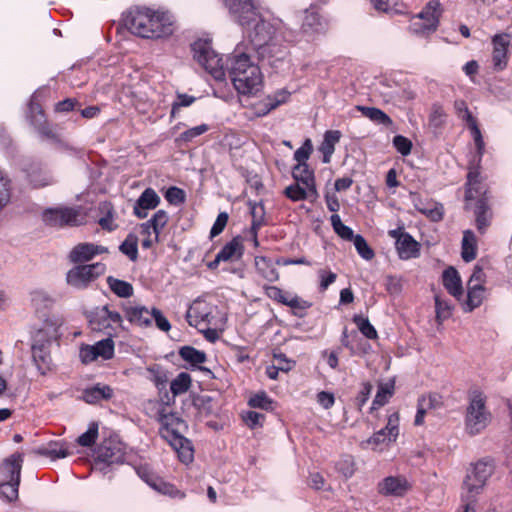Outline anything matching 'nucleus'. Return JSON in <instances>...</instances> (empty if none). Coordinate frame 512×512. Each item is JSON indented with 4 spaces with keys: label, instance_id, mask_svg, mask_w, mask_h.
Wrapping results in <instances>:
<instances>
[{
    "label": "nucleus",
    "instance_id": "obj_56",
    "mask_svg": "<svg viewBox=\"0 0 512 512\" xmlns=\"http://www.w3.org/2000/svg\"><path fill=\"white\" fill-rule=\"evenodd\" d=\"M243 420L248 427L254 429L263 425L265 415L256 411H248L243 415Z\"/></svg>",
    "mask_w": 512,
    "mask_h": 512
},
{
    "label": "nucleus",
    "instance_id": "obj_45",
    "mask_svg": "<svg viewBox=\"0 0 512 512\" xmlns=\"http://www.w3.org/2000/svg\"><path fill=\"white\" fill-rule=\"evenodd\" d=\"M114 335L112 332H107L106 338L98 340V357L109 360L114 356V341L112 340Z\"/></svg>",
    "mask_w": 512,
    "mask_h": 512
},
{
    "label": "nucleus",
    "instance_id": "obj_46",
    "mask_svg": "<svg viewBox=\"0 0 512 512\" xmlns=\"http://www.w3.org/2000/svg\"><path fill=\"white\" fill-rule=\"evenodd\" d=\"M248 405L269 411L273 409V400L265 392H259L249 398Z\"/></svg>",
    "mask_w": 512,
    "mask_h": 512
},
{
    "label": "nucleus",
    "instance_id": "obj_24",
    "mask_svg": "<svg viewBox=\"0 0 512 512\" xmlns=\"http://www.w3.org/2000/svg\"><path fill=\"white\" fill-rule=\"evenodd\" d=\"M169 216L164 210H158L150 220L140 225L141 234L154 235L155 240H158L161 230L166 226Z\"/></svg>",
    "mask_w": 512,
    "mask_h": 512
},
{
    "label": "nucleus",
    "instance_id": "obj_44",
    "mask_svg": "<svg viewBox=\"0 0 512 512\" xmlns=\"http://www.w3.org/2000/svg\"><path fill=\"white\" fill-rule=\"evenodd\" d=\"M191 386V376L186 372H181L170 384V390L173 395L185 393Z\"/></svg>",
    "mask_w": 512,
    "mask_h": 512
},
{
    "label": "nucleus",
    "instance_id": "obj_9",
    "mask_svg": "<svg viewBox=\"0 0 512 512\" xmlns=\"http://www.w3.org/2000/svg\"><path fill=\"white\" fill-rule=\"evenodd\" d=\"M490 422V413L486 410L482 394H475L469 403L466 414V429L476 435L483 431Z\"/></svg>",
    "mask_w": 512,
    "mask_h": 512
},
{
    "label": "nucleus",
    "instance_id": "obj_28",
    "mask_svg": "<svg viewBox=\"0 0 512 512\" xmlns=\"http://www.w3.org/2000/svg\"><path fill=\"white\" fill-rule=\"evenodd\" d=\"M243 255V245L240 238H233L216 255V262L239 260Z\"/></svg>",
    "mask_w": 512,
    "mask_h": 512
},
{
    "label": "nucleus",
    "instance_id": "obj_55",
    "mask_svg": "<svg viewBox=\"0 0 512 512\" xmlns=\"http://www.w3.org/2000/svg\"><path fill=\"white\" fill-rule=\"evenodd\" d=\"M10 200V180L0 170V211Z\"/></svg>",
    "mask_w": 512,
    "mask_h": 512
},
{
    "label": "nucleus",
    "instance_id": "obj_38",
    "mask_svg": "<svg viewBox=\"0 0 512 512\" xmlns=\"http://www.w3.org/2000/svg\"><path fill=\"white\" fill-rule=\"evenodd\" d=\"M439 404L436 396H422L418 400V408L415 416V425H421L424 422L425 414L429 409L436 408Z\"/></svg>",
    "mask_w": 512,
    "mask_h": 512
},
{
    "label": "nucleus",
    "instance_id": "obj_23",
    "mask_svg": "<svg viewBox=\"0 0 512 512\" xmlns=\"http://www.w3.org/2000/svg\"><path fill=\"white\" fill-rule=\"evenodd\" d=\"M49 344L50 343H46V341L38 342L36 338H34L32 344V358L42 374H45L50 368L51 357L48 349Z\"/></svg>",
    "mask_w": 512,
    "mask_h": 512
},
{
    "label": "nucleus",
    "instance_id": "obj_21",
    "mask_svg": "<svg viewBox=\"0 0 512 512\" xmlns=\"http://www.w3.org/2000/svg\"><path fill=\"white\" fill-rule=\"evenodd\" d=\"M493 65L497 70H503L507 65V48L510 40L506 34L496 35L493 38Z\"/></svg>",
    "mask_w": 512,
    "mask_h": 512
},
{
    "label": "nucleus",
    "instance_id": "obj_43",
    "mask_svg": "<svg viewBox=\"0 0 512 512\" xmlns=\"http://www.w3.org/2000/svg\"><path fill=\"white\" fill-rule=\"evenodd\" d=\"M179 355L183 360L191 363L192 365L201 364L206 361V354L191 346L182 347L179 350Z\"/></svg>",
    "mask_w": 512,
    "mask_h": 512
},
{
    "label": "nucleus",
    "instance_id": "obj_61",
    "mask_svg": "<svg viewBox=\"0 0 512 512\" xmlns=\"http://www.w3.org/2000/svg\"><path fill=\"white\" fill-rule=\"evenodd\" d=\"M290 97V92L286 89H280L274 92L271 95H268L265 97L270 103H272L274 109H276L278 106L286 103Z\"/></svg>",
    "mask_w": 512,
    "mask_h": 512
},
{
    "label": "nucleus",
    "instance_id": "obj_1",
    "mask_svg": "<svg viewBox=\"0 0 512 512\" xmlns=\"http://www.w3.org/2000/svg\"><path fill=\"white\" fill-rule=\"evenodd\" d=\"M235 20L243 27L253 48L262 60L275 66L285 58L286 51L273 42L274 26L266 21L254 0H223Z\"/></svg>",
    "mask_w": 512,
    "mask_h": 512
},
{
    "label": "nucleus",
    "instance_id": "obj_7",
    "mask_svg": "<svg viewBox=\"0 0 512 512\" xmlns=\"http://www.w3.org/2000/svg\"><path fill=\"white\" fill-rule=\"evenodd\" d=\"M175 419L173 415L159 413V421L161 428L159 433L162 438L167 440L174 450L177 451L180 460L183 463H189L193 460V449L188 439L176 433L170 428L172 421Z\"/></svg>",
    "mask_w": 512,
    "mask_h": 512
},
{
    "label": "nucleus",
    "instance_id": "obj_12",
    "mask_svg": "<svg viewBox=\"0 0 512 512\" xmlns=\"http://www.w3.org/2000/svg\"><path fill=\"white\" fill-rule=\"evenodd\" d=\"M124 458V446L117 436H110L98 445V470L101 463L112 465L121 463Z\"/></svg>",
    "mask_w": 512,
    "mask_h": 512
},
{
    "label": "nucleus",
    "instance_id": "obj_49",
    "mask_svg": "<svg viewBox=\"0 0 512 512\" xmlns=\"http://www.w3.org/2000/svg\"><path fill=\"white\" fill-rule=\"evenodd\" d=\"M31 301L36 309L51 307L55 302V300L43 290L33 291Z\"/></svg>",
    "mask_w": 512,
    "mask_h": 512
},
{
    "label": "nucleus",
    "instance_id": "obj_16",
    "mask_svg": "<svg viewBox=\"0 0 512 512\" xmlns=\"http://www.w3.org/2000/svg\"><path fill=\"white\" fill-rule=\"evenodd\" d=\"M28 117L31 124L35 127L40 135L47 139L57 140L56 133L46 122L44 112L41 106L34 102V97H32L29 103Z\"/></svg>",
    "mask_w": 512,
    "mask_h": 512
},
{
    "label": "nucleus",
    "instance_id": "obj_33",
    "mask_svg": "<svg viewBox=\"0 0 512 512\" xmlns=\"http://www.w3.org/2000/svg\"><path fill=\"white\" fill-rule=\"evenodd\" d=\"M358 111H360L365 117L370 119L376 124L391 126L393 124L392 119L381 109L375 107H367V106H357Z\"/></svg>",
    "mask_w": 512,
    "mask_h": 512
},
{
    "label": "nucleus",
    "instance_id": "obj_34",
    "mask_svg": "<svg viewBox=\"0 0 512 512\" xmlns=\"http://www.w3.org/2000/svg\"><path fill=\"white\" fill-rule=\"evenodd\" d=\"M103 316L101 325L106 328H110L112 333L117 334L119 330L123 329V320L122 316L116 311H110L107 306H104L102 309ZM100 325V323H98Z\"/></svg>",
    "mask_w": 512,
    "mask_h": 512
},
{
    "label": "nucleus",
    "instance_id": "obj_42",
    "mask_svg": "<svg viewBox=\"0 0 512 512\" xmlns=\"http://www.w3.org/2000/svg\"><path fill=\"white\" fill-rule=\"evenodd\" d=\"M394 392V383L388 382L384 384H380L378 387V391L373 400L372 408L375 409L377 407H381L385 405Z\"/></svg>",
    "mask_w": 512,
    "mask_h": 512
},
{
    "label": "nucleus",
    "instance_id": "obj_22",
    "mask_svg": "<svg viewBox=\"0 0 512 512\" xmlns=\"http://www.w3.org/2000/svg\"><path fill=\"white\" fill-rule=\"evenodd\" d=\"M128 321L140 327H149L152 324V309L145 306H127L124 308Z\"/></svg>",
    "mask_w": 512,
    "mask_h": 512
},
{
    "label": "nucleus",
    "instance_id": "obj_6",
    "mask_svg": "<svg viewBox=\"0 0 512 512\" xmlns=\"http://www.w3.org/2000/svg\"><path fill=\"white\" fill-rule=\"evenodd\" d=\"M440 16V2L430 0L417 15L413 16L409 31L419 37L428 36L437 30Z\"/></svg>",
    "mask_w": 512,
    "mask_h": 512
},
{
    "label": "nucleus",
    "instance_id": "obj_17",
    "mask_svg": "<svg viewBox=\"0 0 512 512\" xmlns=\"http://www.w3.org/2000/svg\"><path fill=\"white\" fill-rule=\"evenodd\" d=\"M454 107L457 113V116L466 121L468 127L471 130L472 136L475 141V145L477 147L478 153L481 155L484 149V141L482 139V135L480 129L478 128L477 122L475 118L470 113L467 104L464 100H456L454 103Z\"/></svg>",
    "mask_w": 512,
    "mask_h": 512
},
{
    "label": "nucleus",
    "instance_id": "obj_59",
    "mask_svg": "<svg viewBox=\"0 0 512 512\" xmlns=\"http://www.w3.org/2000/svg\"><path fill=\"white\" fill-rule=\"evenodd\" d=\"M393 146L401 155L407 156L411 152L412 142L402 135H397L393 138Z\"/></svg>",
    "mask_w": 512,
    "mask_h": 512
},
{
    "label": "nucleus",
    "instance_id": "obj_63",
    "mask_svg": "<svg viewBox=\"0 0 512 512\" xmlns=\"http://www.w3.org/2000/svg\"><path fill=\"white\" fill-rule=\"evenodd\" d=\"M228 214L226 212H221L218 214L212 228H211V231H210V237L213 238V237H216L217 235H219L220 233H222V231L224 230V228L226 227L227 225V222H228Z\"/></svg>",
    "mask_w": 512,
    "mask_h": 512
},
{
    "label": "nucleus",
    "instance_id": "obj_37",
    "mask_svg": "<svg viewBox=\"0 0 512 512\" xmlns=\"http://www.w3.org/2000/svg\"><path fill=\"white\" fill-rule=\"evenodd\" d=\"M284 194L292 201L315 199L318 197L317 192L316 194L310 193L308 188L298 183L286 187V189L284 190Z\"/></svg>",
    "mask_w": 512,
    "mask_h": 512
},
{
    "label": "nucleus",
    "instance_id": "obj_52",
    "mask_svg": "<svg viewBox=\"0 0 512 512\" xmlns=\"http://www.w3.org/2000/svg\"><path fill=\"white\" fill-rule=\"evenodd\" d=\"M77 443L82 447L93 450V446L96 443V423L90 424L88 430L78 437Z\"/></svg>",
    "mask_w": 512,
    "mask_h": 512
},
{
    "label": "nucleus",
    "instance_id": "obj_5",
    "mask_svg": "<svg viewBox=\"0 0 512 512\" xmlns=\"http://www.w3.org/2000/svg\"><path fill=\"white\" fill-rule=\"evenodd\" d=\"M194 59L216 80H224L226 70L222 58L215 53L207 40H197L192 44Z\"/></svg>",
    "mask_w": 512,
    "mask_h": 512
},
{
    "label": "nucleus",
    "instance_id": "obj_3",
    "mask_svg": "<svg viewBox=\"0 0 512 512\" xmlns=\"http://www.w3.org/2000/svg\"><path fill=\"white\" fill-rule=\"evenodd\" d=\"M227 72L234 88L243 95L258 93L263 84L260 68L246 53H237L227 61Z\"/></svg>",
    "mask_w": 512,
    "mask_h": 512
},
{
    "label": "nucleus",
    "instance_id": "obj_29",
    "mask_svg": "<svg viewBox=\"0 0 512 512\" xmlns=\"http://www.w3.org/2000/svg\"><path fill=\"white\" fill-rule=\"evenodd\" d=\"M341 133L338 130H328L324 134V139L320 145V152L323 155V163H329L335 151V145L339 142Z\"/></svg>",
    "mask_w": 512,
    "mask_h": 512
},
{
    "label": "nucleus",
    "instance_id": "obj_30",
    "mask_svg": "<svg viewBox=\"0 0 512 512\" xmlns=\"http://www.w3.org/2000/svg\"><path fill=\"white\" fill-rule=\"evenodd\" d=\"M254 262L257 273L263 279L269 282H275L279 279V273L270 259L264 256H256Z\"/></svg>",
    "mask_w": 512,
    "mask_h": 512
},
{
    "label": "nucleus",
    "instance_id": "obj_48",
    "mask_svg": "<svg viewBox=\"0 0 512 512\" xmlns=\"http://www.w3.org/2000/svg\"><path fill=\"white\" fill-rule=\"evenodd\" d=\"M331 225L334 229V231L343 239L345 240H352L354 239V233L353 230L342 223L341 218L338 214H333L330 217Z\"/></svg>",
    "mask_w": 512,
    "mask_h": 512
},
{
    "label": "nucleus",
    "instance_id": "obj_8",
    "mask_svg": "<svg viewBox=\"0 0 512 512\" xmlns=\"http://www.w3.org/2000/svg\"><path fill=\"white\" fill-rule=\"evenodd\" d=\"M86 212L83 208L59 207L47 209L43 214L44 221L55 227L78 226L86 222Z\"/></svg>",
    "mask_w": 512,
    "mask_h": 512
},
{
    "label": "nucleus",
    "instance_id": "obj_10",
    "mask_svg": "<svg viewBox=\"0 0 512 512\" xmlns=\"http://www.w3.org/2000/svg\"><path fill=\"white\" fill-rule=\"evenodd\" d=\"M399 435L398 415L392 414L388 418L385 428L374 433L373 436L361 442L362 449H372L374 451H383L384 447L396 441Z\"/></svg>",
    "mask_w": 512,
    "mask_h": 512
},
{
    "label": "nucleus",
    "instance_id": "obj_50",
    "mask_svg": "<svg viewBox=\"0 0 512 512\" xmlns=\"http://www.w3.org/2000/svg\"><path fill=\"white\" fill-rule=\"evenodd\" d=\"M435 307L437 319L440 321H444L452 315V305L439 295L435 296Z\"/></svg>",
    "mask_w": 512,
    "mask_h": 512
},
{
    "label": "nucleus",
    "instance_id": "obj_64",
    "mask_svg": "<svg viewBox=\"0 0 512 512\" xmlns=\"http://www.w3.org/2000/svg\"><path fill=\"white\" fill-rule=\"evenodd\" d=\"M208 129H209V127L207 124H201V125L195 126L193 128H190V129L184 131L180 137L183 141H191L194 138L207 132Z\"/></svg>",
    "mask_w": 512,
    "mask_h": 512
},
{
    "label": "nucleus",
    "instance_id": "obj_15",
    "mask_svg": "<svg viewBox=\"0 0 512 512\" xmlns=\"http://www.w3.org/2000/svg\"><path fill=\"white\" fill-rule=\"evenodd\" d=\"M411 489L405 476H388L377 484V491L383 496L403 497Z\"/></svg>",
    "mask_w": 512,
    "mask_h": 512
},
{
    "label": "nucleus",
    "instance_id": "obj_18",
    "mask_svg": "<svg viewBox=\"0 0 512 512\" xmlns=\"http://www.w3.org/2000/svg\"><path fill=\"white\" fill-rule=\"evenodd\" d=\"M23 463V455L14 453L4 460L0 466L1 483L20 481V473Z\"/></svg>",
    "mask_w": 512,
    "mask_h": 512
},
{
    "label": "nucleus",
    "instance_id": "obj_47",
    "mask_svg": "<svg viewBox=\"0 0 512 512\" xmlns=\"http://www.w3.org/2000/svg\"><path fill=\"white\" fill-rule=\"evenodd\" d=\"M353 322L356 324L360 332L367 337L368 339H376L377 331L370 323L368 318L363 317L362 315H355L353 317Z\"/></svg>",
    "mask_w": 512,
    "mask_h": 512
},
{
    "label": "nucleus",
    "instance_id": "obj_25",
    "mask_svg": "<svg viewBox=\"0 0 512 512\" xmlns=\"http://www.w3.org/2000/svg\"><path fill=\"white\" fill-rule=\"evenodd\" d=\"M324 31V24L320 15L314 10H306L301 24V32L312 38Z\"/></svg>",
    "mask_w": 512,
    "mask_h": 512
},
{
    "label": "nucleus",
    "instance_id": "obj_53",
    "mask_svg": "<svg viewBox=\"0 0 512 512\" xmlns=\"http://www.w3.org/2000/svg\"><path fill=\"white\" fill-rule=\"evenodd\" d=\"M480 178H479V172L476 169H471L467 175V188H466V194L465 198L467 201V206L469 205V202L474 199V186L479 185Z\"/></svg>",
    "mask_w": 512,
    "mask_h": 512
},
{
    "label": "nucleus",
    "instance_id": "obj_31",
    "mask_svg": "<svg viewBox=\"0 0 512 512\" xmlns=\"http://www.w3.org/2000/svg\"><path fill=\"white\" fill-rule=\"evenodd\" d=\"M461 257L467 263L477 257V238L471 230H465L463 232Z\"/></svg>",
    "mask_w": 512,
    "mask_h": 512
},
{
    "label": "nucleus",
    "instance_id": "obj_39",
    "mask_svg": "<svg viewBox=\"0 0 512 512\" xmlns=\"http://www.w3.org/2000/svg\"><path fill=\"white\" fill-rule=\"evenodd\" d=\"M98 210L105 214V216L98 218V224L102 229L108 232L114 231L118 225L114 221L112 205L108 202H104L98 207Z\"/></svg>",
    "mask_w": 512,
    "mask_h": 512
},
{
    "label": "nucleus",
    "instance_id": "obj_57",
    "mask_svg": "<svg viewBox=\"0 0 512 512\" xmlns=\"http://www.w3.org/2000/svg\"><path fill=\"white\" fill-rule=\"evenodd\" d=\"M312 143L310 139H306L301 147H299L294 153V159L298 162L297 164L307 163L312 152Z\"/></svg>",
    "mask_w": 512,
    "mask_h": 512
},
{
    "label": "nucleus",
    "instance_id": "obj_40",
    "mask_svg": "<svg viewBox=\"0 0 512 512\" xmlns=\"http://www.w3.org/2000/svg\"><path fill=\"white\" fill-rule=\"evenodd\" d=\"M467 289V311H472L482 304L485 297V288L480 285H467Z\"/></svg>",
    "mask_w": 512,
    "mask_h": 512
},
{
    "label": "nucleus",
    "instance_id": "obj_2",
    "mask_svg": "<svg viewBox=\"0 0 512 512\" xmlns=\"http://www.w3.org/2000/svg\"><path fill=\"white\" fill-rule=\"evenodd\" d=\"M123 25L132 34L145 39L170 36L174 31L172 16L164 11L135 6L123 14Z\"/></svg>",
    "mask_w": 512,
    "mask_h": 512
},
{
    "label": "nucleus",
    "instance_id": "obj_35",
    "mask_svg": "<svg viewBox=\"0 0 512 512\" xmlns=\"http://www.w3.org/2000/svg\"><path fill=\"white\" fill-rule=\"evenodd\" d=\"M107 284L110 290L120 298H129L134 293L133 286L127 281L109 276L107 277Z\"/></svg>",
    "mask_w": 512,
    "mask_h": 512
},
{
    "label": "nucleus",
    "instance_id": "obj_41",
    "mask_svg": "<svg viewBox=\"0 0 512 512\" xmlns=\"http://www.w3.org/2000/svg\"><path fill=\"white\" fill-rule=\"evenodd\" d=\"M119 249L131 261H136L138 258V237L134 233L128 234Z\"/></svg>",
    "mask_w": 512,
    "mask_h": 512
},
{
    "label": "nucleus",
    "instance_id": "obj_19",
    "mask_svg": "<svg viewBox=\"0 0 512 512\" xmlns=\"http://www.w3.org/2000/svg\"><path fill=\"white\" fill-rule=\"evenodd\" d=\"M160 203V197L152 188L145 189L140 197L134 204L133 211L134 214L140 218L144 219L148 215V211L151 209H155Z\"/></svg>",
    "mask_w": 512,
    "mask_h": 512
},
{
    "label": "nucleus",
    "instance_id": "obj_27",
    "mask_svg": "<svg viewBox=\"0 0 512 512\" xmlns=\"http://www.w3.org/2000/svg\"><path fill=\"white\" fill-rule=\"evenodd\" d=\"M443 285L447 291L456 299L463 295L462 281L458 271L454 267H449L443 272Z\"/></svg>",
    "mask_w": 512,
    "mask_h": 512
},
{
    "label": "nucleus",
    "instance_id": "obj_32",
    "mask_svg": "<svg viewBox=\"0 0 512 512\" xmlns=\"http://www.w3.org/2000/svg\"><path fill=\"white\" fill-rule=\"evenodd\" d=\"M474 214L477 230L484 234L490 225L491 213L483 198L477 200Z\"/></svg>",
    "mask_w": 512,
    "mask_h": 512
},
{
    "label": "nucleus",
    "instance_id": "obj_14",
    "mask_svg": "<svg viewBox=\"0 0 512 512\" xmlns=\"http://www.w3.org/2000/svg\"><path fill=\"white\" fill-rule=\"evenodd\" d=\"M94 264L76 265L66 273V283L78 290L85 289L94 279Z\"/></svg>",
    "mask_w": 512,
    "mask_h": 512
},
{
    "label": "nucleus",
    "instance_id": "obj_26",
    "mask_svg": "<svg viewBox=\"0 0 512 512\" xmlns=\"http://www.w3.org/2000/svg\"><path fill=\"white\" fill-rule=\"evenodd\" d=\"M292 176L296 183L301 184L309 189L310 193L316 194V184L313 171L307 163H301L294 166Z\"/></svg>",
    "mask_w": 512,
    "mask_h": 512
},
{
    "label": "nucleus",
    "instance_id": "obj_36",
    "mask_svg": "<svg viewBox=\"0 0 512 512\" xmlns=\"http://www.w3.org/2000/svg\"><path fill=\"white\" fill-rule=\"evenodd\" d=\"M96 254V247L92 244H80L76 246L69 255L74 263H82L89 261Z\"/></svg>",
    "mask_w": 512,
    "mask_h": 512
},
{
    "label": "nucleus",
    "instance_id": "obj_54",
    "mask_svg": "<svg viewBox=\"0 0 512 512\" xmlns=\"http://www.w3.org/2000/svg\"><path fill=\"white\" fill-rule=\"evenodd\" d=\"M196 98L194 96L188 95V94H182L178 93L176 100L172 104L171 108V116L175 117L180 108L182 107H189L194 103Z\"/></svg>",
    "mask_w": 512,
    "mask_h": 512
},
{
    "label": "nucleus",
    "instance_id": "obj_4",
    "mask_svg": "<svg viewBox=\"0 0 512 512\" xmlns=\"http://www.w3.org/2000/svg\"><path fill=\"white\" fill-rule=\"evenodd\" d=\"M494 470L495 464L489 458H483L472 463L467 469L463 481L461 493L462 502H470L475 505L477 496L483 492Z\"/></svg>",
    "mask_w": 512,
    "mask_h": 512
},
{
    "label": "nucleus",
    "instance_id": "obj_13",
    "mask_svg": "<svg viewBox=\"0 0 512 512\" xmlns=\"http://www.w3.org/2000/svg\"><path fill=\"white\" fill-rule=\"evenodd\" d=\"M64 323L65 319L61 314H49L43 320V324L36 332L34 338H36L38 342L46 341V343H51L52 341H58L62 335L61 329Z\"/></svg>",
    "mask_w": 512,
    "mask_h": 512
},
{
    "label": "nucleus",
    "instance_id": "obj_58",
    "mask_svg": "<svg viewBox=\"0 0 512 512\" xmlns=\"http://www.w3.org/2000/svg\"><path fill=\"white\" fill-rule=\"evenodd\" d=\"M166 200L173 205H180L185 201V192L175 186L167 189L165 193Z\"/></svg>",
    "mask_w": 512,
    "mask_h": 512
},
{
    "label": "nucleus",
    "instance_id": "obj_51",
    "mask_svg": "<svg viewBox=\"0 0 512 512\" xmlns=\"http://www.w3.org/2000/svg\"><path fill=\"white\" fill-rule=\"evenodd\" d=\"M354 246L358 254L365 260H371L374 257L373 250L369 247L367 241L361 235H356L353 239Z\"/></svg>",
    "mask_w": 512,
    "mask_h": 512
},
{
    "label": "nucleus",
    "instance_id": "obj_20",
    "mask_svg": "<svg viewBox=\"0 0 512 512\" xmlns=\"http://www.w3.org/2000/svg\"><path fill=\"white\" fill-rule=\"evenodd\" d=\"M396 249L400 259L409 260L420 255L419 243L408 233H400L396 241Z\"/></svg>",
    "mask_w": 512,
    "mask_h": 512
},
{
    "label": "nucleus",
    "instance_id": "obj_60",
    "mask_svg": "<svg viewBox=\"0 0 512 512\" xmlns=\"http://www.w3.org/2000/svg\"><path fill=\"white\" fill-rule=\"evenodd\" d=\"M19 484L20 481H14L11 483H0L1 493L9 501L16 500L18 497Z\"/></svg>",
    "mask_w": 512,
    "mask_h": 512
},
{
    "label": "nucleus",
    "instance_id": "obj_11",
    "mask_svg": "<svg viewBox=\"0 0 512 512\" xmlns=\"http://www.w3.org/2000/svg\"><path fill=\"white\" fill-rule=\"evenodd\" d=\"M216 308L205 300L196 299L189 306L186 312V319L190 326L200 328L202 326H213L214 315L213 311Z\"/></svg>",
    "mask_w": 512,
    "mask_h": 512
},
{
    "label": "nucleus",
    "instance_id": "obj_62",
    "mask_svg": "<svg viewBox=\"0 0 512 512\" xmlns=\"http://www.w3.org/2000/svg\"><path fill=\"white\" fill-rule=\"evenodd\" d=\"M253 116L255 117H263L274 110L272 103H270L266 98L255 103L252 108Z\"/></svg>",
    "mask_w": 512,
    "mask_h": 512
}]
</instances>
